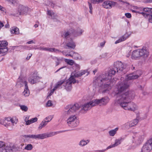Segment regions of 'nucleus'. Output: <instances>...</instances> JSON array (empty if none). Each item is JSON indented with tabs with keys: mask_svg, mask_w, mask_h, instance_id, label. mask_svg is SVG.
I'll return each instance as SVG.
<instances>
[{
	"mask_svg": "<svg viewBox=\"0 0 152 152\" xmlns=\"http://www.w3.org/2000/svg\"><path fill=\"white\" fill-rule=\"evenodd\" d=\"M28 10V7L22 5H20L18 8V14L19 15H26Z\"/></svg>",
	"mask_w": 152,
	"mask_h": 152,
	"instance_id": "obj_11",
	"label": "nucleus"
},
{
	"mask_svg": "<svg viewBox=\"0 0 152 152\" xmlns=\"http://www.w3.org/2000/svg\"><path fill=\"white\" fill-rule=\"evenodd\" d=\"M113 145H114L113 144H112V145H109L108 147H107V148L106 149V150H108V149H110V148L115 147V146H114Z\"/></svg>",
	"mask_w": 152,
	"mask_h": 152,
	"instance_id": "obj_55",
	"label": "nucleus"
},
{
	"mask_svg": "<svg viewBox=\"0 0 152 152\" xmlns=\"http://www.w3.org/2000/svg\"><path fill=\"white\" fill-rule=\"evenodd\" d=\"M118 128L117 127L115 129L111 130L109 132V134L110 136H113L116 133L117 131L118 130Z\"/></svg>",
	"mask_w": 152,
	"mask_h": 152,
	"instance_id": "obj_30",
	"label": "nucleus"
},
{
	"mask_svg": "<svg viewBox=\"0 0 152 152\" xmlns=\"http://www.w3.org/2000/svg\"><path fill=\"white\" fill-rule=\"evenodd\" d=\"M121 143V142L120 140L116 139L115 140V143L113 144V145H113L115 147L118 145L120 144Z\"/></svg>",
	"mask_w": 152,
	"mask_h": 152,
	"instance_id": "obj_40",
	"label": "nucleus"
},
{
	"mask_svg": "<svg viewBox=\"0 0 152 152\" xmlns=\"http://www.w3.org/2000/svg\"><path fill=\"white\" fill-rule=\"evenodd\" d=\"M72 82H73L72 81H71L69 78L67 81L65 86V88L67 91H69L72 90Z\"/></svg>",
	"mask_w": 152,
	"mask_h": 152,
	"instance_id": "obj_17",
	"label": "nucleus"
},
{
	"mask_svg": "<svg viewBox=\"0 0 152 152\" xmlns=\"http://www.w3.org/2000/svg\"><path fill=\"white\" fill-rule=\"evenodd\" d=\"M105 43V42H103L100 43V45L101 47H103L104 46Z\"/></svg>",
	"mask_w": 152,
	"mask_h": 152,
	"instance_id": "obj_62",
	"label": "nucleus"
},
{
	"mask_svg": "<svg viewBox=\"0 0 152 152\" xmlns=\"http://www.w3.org/2000/svg\"><path fill=\"white\" fill-rule=\"evenodd\" d=\"M72 58L76 60H79L81 58L80 56L75 52H72Z\"/></svg>",
	"mask_w": 152,
	"mask_h": 152,
	"instance_id": "obj_29",
	"label": "nucleus"
},
{
	"mask_svg": "<svg viewBox=\"0 0 152 152\" xmlns=\"http://www.w3.org/2000/svg\"><path fill=\"white\" fill-rule=\"evenodd\" d=\"M144 12H140V14L145 17H148L150 15V12L151 11V8H145L143 9Z\"/></svg>",
	"mask_w": 152,
	"mask_h": 152,
	"instance_id": "obj_18",
	"label": "nucleus"
},
{
	"mask_svg": "<svg viewBox=\"0 0 152 152\" xmlns=\"http://www.w3.org/2000/svg\"><path fill=\"white\" fill-rule=\"evenodd\" d=\"M124 65L121 61H117L114 62L113 67L108 73L100 75L95 80L96 84L99 86L102 93L107 92L115 83V81L112 79V76L116 72H120L125 69Z\"/></svg>",
	"mask_w": 152,
	"mask_h": 152,
	"instance_id": "obj_1",
	"label": "nucleus"
},
{
	"mask_svg": "<svg viewBox=\"0 0 152 152\" xmlns=\"http://www.w3.org/2000/svg\"><path fill=\"white\" fill-rule=\"evenodd\" d=\"M138 120L137 119H134L129 122L131 127L135 126L137 124L138 122Z\"/></svg>",
	"mask_w": 152,
	"mask_h": 152,
	"instance_id": "obj_32",
	"label": "nucleus"
},
{
	"mask_svg": "<svg viewBox=\"0 0 152 152\" xmlns=\"http://www.w3.org/2000/svg\"><path fill=\"white\" fill-rule=\"evenodd\" d=\"M4 145V142H3L0 141V148H3Z\"/></svg>",
	"mask_w": 152,
	"mask_h": 152,
	"instance_id": "obj_53",
	"label": "nucleus"
},
{
	"mask_svg": "<svg viewBox=\"0 0 152 152\" xmlns=\"http://www.w3.org/2000/svg\"><path fill=\"white\" fill-rule=\"evenodd\" d=\"M152 150V137L143 145L141 149V152H150Z\"/></svg>",
	"mask_w": 152,
	"mask_h": 152,
	"instance_id": "obj_6",
	"label": "nucleus"
},
{
	"mask_svg": "<svg viewBox=\"0 0 152 152\" xmlns=\"http://www.w3.org/2000/svg\"><path fill=\"white\" fill-rule=\"evenodd\" d=\"M135 136H133V140H132L133 143H135L137 145L140 144L143 141L144 138L143 134H141L139 133H135Z\"/></svg>",
	"mask_w": 152,
	"mask_h": 152,
	"instance_id": "obj_7",
	"label": "nucleus"
},
{
	"mask_svg": "<svg viewBox=\"0 0 152 152\" xmlns=\"http://www.w3.org/2000/svg\"><path fill=\"white\" fill-rule=\"evenodd\" d=\"M122 128L123 130H127L132 127L129 122H127L122 126Z\"/></svg>",
	"mask_w": 152,
	"mask_h": 152,
	"instance_id": "obj_26",
	"label": "nucleus"
},
{
	"mask_svg": "<svg viewBox=\"0 0 152 152\" xmlns=\"http://www.w3.org/2000/svg\"><path fill=\"white\" fill-rule=\"evenodd\" d=\"M37 49H39L40 50H45V51H47V48H44L42 47H40L39 48H37Z\"/></svg>",
	"mask_w": 152,
	"mask_h": 152,
	"instance_id": "obj_46",
	"label": "nucleus"
},
{
	"mask_svg": "<svg viewBox=\"0 0 152 152\" xmlns=\"http://www.w3.org/2000/svg\"><path fill=\"white\" fill-rule=\"evenodd\" d=\"M16 124V122H15L13 119L12 118V120L10 121V123L7 124V125H5V126L7 127L9 130H11L12 129L13 126H14L15 124Z\"/></svg>",
	"mask_w": 152,
	"mask_h": 152,
	"instance_id": "obj_22",
	"label": "nucleus"
},
{
	"mask_svg": "<svg viewBox=\"0 0 152 152\" xmlns=\"http://www.w3.org/2000/svg\"><path fill=\"white\" fill-rule=\"evenodd\" d=\"M2 152H12V148L10 146H7L5 147Z\"/></svg>",
	"mask_w": 152,
	"mask_h": 152,
	"instance_id": "obj_34",
	"label": "nucleus"
},
{
	"mask_svg": "<svg viewBox=\"0 0 152 152\" xmlns=\"http://www.w3.org/2000/svg\"><path fill=\"white\" fill-rule=\"evenodd\" d=\"M76 120H78L77 117L75 115H71L66 120L67 123L70 122L72 121H74Z\"/></svg>",
	"mask_w": 152,
	"mask_h": 152,
	"instance_id": "obj_28",
	"label": "nucleus"
},
{
	"mask_svg": "<svg viewBox=\"0 0 152 152\" xmlns=\"http://www.w3.org/2000/svg\"><path fill=\"white\" fill-rule=\"evenodd\" d=\"M10 32L11 34H19V28L17 27H13L10 28Z\"/></svg>",
	"mask_w": 152,
	"mask_h": 152,
	"instance_id": "obj_24",
	"label": "nucleus"
},
{
	"mask_svg": "<svg viewBox=\"0 0 152 152\" xmlns=\"http://www.w3.org/2000/svg\"><path fill=\"white\" fill-rule=\"evenodd\" d=\"M20 107L21 109L25 112H26L28 110V108L26 106L24 105H20Z\"/></svg>",
	"mask_w": 152,
	"mask_h": 152,
	"instance_id": "obj_38",
	"label": "nucleus"
},
{
	"mask_svg": "<svg viewBox=\"0 0 152 152\" xmlns=\"http://www.w3.org/2000/svg\"><path fill=\"white\" fill-rule=\"evenodd\" d=\"M40 78V77L37 76L36 74L34 73L31 77L28 78V80L30 83L32 84H34L37 82Z\"/></svg>",
	"mask_w": 152,
	"mask_h": 152,
	"instance_id": "obj_13",
	"label": "nucleus"
},
{
	"mask_svg": "<svg viewBox=\"0 0 152 152\" xmlns=\"http://www.w3.org/2000/svg\"><path fill=\"white\" fill-rule=\"evenodd\" d=\"M11 120H12V118H11L10 117L6 118L5 120V123H6V124L5 125H7V124L10 123V121Z\"/></svg>",
	"mask_w": 152,
	"mask_h": 152,
	"instance_id": "obj_44",
	"label": "nucleus"
},
{
	"mask_svg": "<svg viewBox=\"0 0 152 152\" xmlns=\"http://www.w3.org/2000/svg\"><path fill=\"white\" fill-rule=\"evenodd\" d=\"M64 60L66 62L70 65H72L74 64V61L72 60L65 59Z\"/></svg>",
	"mask_w": 152,
	"mask_h": 152,
	"instance_id": "obj_35",
	"label": "nucleus"
},
{
	"mask_svg": "<svg viewBox=\"0 0 152 152\" xmlns=\"http://www.w3.org/2000/svg\"><path fill=\"white\" fill-rule=\"evenodd\" d=\"M0 10L1 11L4 12L5 10V9L4 8L0 5Z\"/></svg>",
	"mask_w": 152,
	"mask_h": 152,
	"instance_id": "obj_60",
	"label": "nucleus"
},
{
	"mask_svg": "<svg viewBox=\"0 0 152 152\" xmlns=\"http://www.w3.org/2000/svg\"><path fill=\"white\" fill-rule=\"evenodd\" d=\"M73 30L72 28L67 31H64L62 35V37L65 39L66 40L67 39H71L70 37L73 35Z\"/></svg>",
	"mask_w": 152,
	"mask_h": 152,
	"instance_id": "obj_14",
	"label": "nucleus"
},
{
	"mask_svg": "<svg viewBox=\"0 0 152 152\" xmlns=\"http://www.w3.org/2000/svg\"><path fill=\"white\" fill-rule=\"evenodd\" d=\"M116 3L115 2L107 0L104 2L102 6L103 7L106 9H110L115 5Z\"/></svg>",
	"mask_w": 152,
	"mask_h": 152,
	"instance_id": "obj_9",
	"label": "nucleus"
},
{
	"mask_svg": "<svg viewBox=\"0 0 152 152\" xmlns=\"http://www.w3.org/2000/svg\"><path fill=\"white\" fill-rule=\"evenodd\" d=\"M148 16H149V17L148 20H149V22L152 23V15H150Z\"/></svg>",
	"mask_w": 152,
	"mask_h": 152,
	"instance_id": "obj_56",
	"label": "nucleus"
},
{
	"mask_svg": "<svg viewBox=\"0 0 152 152\" xmlns=\"http://www.w3.org/2000/svg\"><path fill=\"white\" fill-rule=\"evenodd\" d=\"M17 85L19 87H21L23 86H25V87L27 86V83L26 81L24 78H21L19 77L18 79Z\"/></svg>",
	"mask_w": 152,
	"mask_h": 152,
	"instance_id": "obj_12",
	"label": "nucleus"
},
{
	"mask_svg": "<svg viewBox=\"0 0 152 152\" xmlns=\"http://www.w3.org/2000/svg\"><path fill=\"white\" fill-rule=\"evenodd\" d=\"M134 97V94H133V97L132 98L121 100L117 102V103L124 109L134 111L137 109V106L135 103L130 101L133 99Z\"/></svg>",
	"mask_w": 152,
	"mask_h": 152,
	"instance_id": "obj_4",
	"label": "nucleus"
},
{
	"mask_svg": "<svg viewBox=\"0 0 152 152\" xmlns=\"http://www.w3.org/2000/svg\"><path fill=\"white\" fill-rule=\"evenodd\" d=\"M106 151V149L102 150H98L97 151H96L99 152H104L105 151Z\"/></svg>",
	"mask_w": 152,
	"mask_h": 152,
	"instance_id": "obj_63",
	"label": "nucleus"
},
{
	"mask_svg": "<svg viewBox=\"0 0 152 152\" xmlns=\"http://www.w3.org/2000/svg\"><path fill=\"white\" fill-rule=\"evenodd\" d=\"M31 43H35V42H34L33 40H31L27 42V44H31Z\"/></svg>",
	"mask_w": 152,
	"mask_h": 152,
	"instance_id": "obj_61",
	"label": "nucleus"
},
{
	"mask_svg": "<svg viewBox=\"0 0 152 152\" xmlns=\"http://www.w3.org/2000/svg\"><path fill=\"white\" fill-rule=\"evenodd\" d=\"M19 48L22 49H26L27 48V46L25 45H20L18 46Z\"/></svg>",
	"mask_w": 152,
	"mask_h": 152,
	"instance_id": "obj_49",
	"label": "nucleus"
},
{
	"mask_svg": "<svg viewBox=\"0 0 152 152\" xmlns=\"http://www.w3.org/2000/svg\"><path fill=\"white\" fill-rule=\"evenodd\" d=\"M139 50V49H137L133 51L132 55L133 59L138 58L141 57Z\"/></svg>",
	"mask_w": 152,
	"mask_h": 152,
	"instance_id": "obj_19",
	"label": "nucleus"
},
{
	"mask_svg": "<svg viewBox=\"0 0 152 152\" xmlns=\"http://www.w3.org/2000/svg\"><path fill=\"white\" fill-rule=\"evenodd\" d=\"M90 142V140H84V139L81 140L78 143V145L80 147H84L87 145Z\"/></svg>",
	"mask_w": 152,
	"mask_h": 152,
	"instance_id": "obj_25",
	"label": "nucleus"
},
{
	"mask_svg": "<svg viewBox=\"0 0 152 152\" xmlns=\"http://www.w3.org/2000/svg\"><path fill=\"white\" fill-rule=\"evenodd\" d=\"M49 122V121H46L44 120L40 124L38 127V129H41L43 127H44L47 124L48 122Z\"/></svg>",
	"mask_w": 152,
	"mask_h": 152,
	"instance_id": "obj_31",
	"label": "nucleus"
},
{
	"mask_svg": "<svg viewBox=\"0 0 152 152\" xmlns=\"http://www.w3.org/2000/svg\"><path fill=\"white\" fill-rule=\"evenodd\" d=\"M8 42L6 41H0V54L4 53L8 51L7 48L6 47Z\"/></svg>",
	"mask_w": 152,
	"mask_h": 152,
	"instance_id": "obj_10",
	"label": "nucleus"
},
{
	"mask_svg": "<svg viewBox=\"0 0 152 152\" xmlns=\"http://www.w3.org/2000/svg\"><path fill=\"white\" fill-rule=\"evenodd\" d=\"M47 14L50 16L51 18L54 19L56 18V14L52 11L48 10Z\"/></svg>",
	"mask_w": 152,
	"mask_h": 152,
	"instance_id": "obj_27",
	"label": "nucleus"
},
{
	"mask_svg": "<svg viewBox=\"0 0 152 152\" xmlns=\"http://www.w3.org/2000/svg\"><path fill=\"white\" fill-rule=\"evenodd\" d=\"M31 122L32 120H31V119L30 120H28L27 121H25L26 124L27 125H29L32 123Z\"/></svg>",
	"mask_w": 152,
	"mask_h": 152,
	"instance_id": "obj_48",
	"label": "nucleus"
},
{
	"mask_svg": "<svg viewBox=\"0 0 152 152\" xmlns=\"http://www.w3.org/2000/svg\"><path fill=\"white\" fill-rule=\"evenodd\" d=\"M138 87L142 91L143 89L144 86H142L141 85H139Z\"/></svg>",
	"mask_w": 152,
	"mask_h": 152,
	"instance_id": "obj_59",
	"label": "nucleus"
},
{
	"mask_svg": "<svg viewBox=\"0 0 152 152\" xmlns=\"http://www.w3.org/2000/svg\"><path fill=\"white\" fill-rule=\"evenodd\" d=\"M138 77V75H129L127 76L125 80L118 83L117 88L118 92L116 94L117 102L121 100L129 99L133 97V94H134V91H126L129 86L128 80L137 79Z\"/></svg>",
	"mask_w": 152,
	"mask_h": 152,
	"instance_id": "obj_3",
	"label": "nucleus"
},
{
	"mask_svg": "<svg viewBox=\"0 0 152 152\" xmlns=\"http://www.w3.org/2000/svg\"><path fill=\"white\" fill-rule=\"evenodd\" d=\"M4 26V25L3 23L1 22H0V29L2 28V27H3Z\"/></svg>",
	"mask_w": 152,
	"mask_h": 152,
	"instance_id": "obj_64",
	"label": "nucleus"
},
{
	"mask_svg": "<svg viewBox=\"0 0 152 152\" xmlns=\"http://www.w3.org/2000/svg\"><path fill=\"white\" fill-rule=\"evenodd\" d=\"M32 145L30 144H28L25 147V149L27 150H31L33 148Z\"/></svg>",
	"mask_w": 152,
	"mask_h": 152,
	"instance_id": "obj_37",
	"label": "nucleus"
},
{
	"mask_svg": "<svg viewBox=\"0 0 152 152\" xmlns=\"http://www.w3.org/2000/svg\"><path fill=\"white\" fill-rule=\"evenodd\" d=\"M53 118V116L50 115L45 118V121H46L48 119L49 120H48V121H50L52 120Z\"/></svg>",
	"mask_w": 152,
	"mask_h": 152,
	"instance_id": "obj_47",
	"label": "nucleus"
},
{
	"mask_svg": "<svg viewBox=\"0 0 152 152\" xmlns=\"http://www.w3.org/2000/svg\"><path fill=\"white\" fill-rule=\"evenodd\" d=\"M125 15L128 18H130L131 17V15L129 13H126L125 14Z\"/></svg>",
	"mask_w": 152,
	"mask_h": 152,
	"instance_id": "obj_50",
	"label": "nucleus"
},
{
	"mask_svg": "<svg viewBox=\"0 0 152 152\" xmlns=\"http://www.w3.org/2000/svg\"><path fill=\"white\" fill-rule=\"evenodd\" d=\"M68 130L61 131L56 132H51L49 133H45L37 135H27L24 136L25 138H30L35 139H43L52 137L57 134L68 131Z\"/></svg>",
	"mask_w": 152,
	"mask_h": 152,
	"instance_id": "obj_5",
	"label": "nucleus"
},
{
	"mask_svg": "<svg viewBox=\"0 0 152 152\" xmlns=\"http://www.w3.org/2000/svg\"><path fill=\"white\" fill-rule=\"evenodd\" d=\"M64 48L66 49H74L76 46L75 43L72 39L66 40Z\"/></svg>",
	"mask_w": 152,
	"mask_h": 152,
	"instance_id": "obj_8",
	"label": "nucleus"
},
{
	"mask_svg": "<svg viewBox=\"0 0 152 152\" xmlns=\"http://www.w3.org/2000/svg\"><path fill=\"white\" fill-rule=\"evenodd\" d=\"M129 37V36L128 34L127 33H126L121 37L120 38L121 39V41L122 42L126 40Z\"/></svg>",
	"mask_w": 152,
	"mask_h": 152,
	"instance_id": "obj_36",
	"label": "nucleus"
},
{
	"mask_svg": "<svg viewBox=\"0 0 152 152\" xmlns=\"http://www.w3.org/2000/svg\"><path fill=\"white\" fill-rule=\"evenodd\" d=\"M56 59L57 61H56V66H58L60 64V62L59 61L61 60L60 59H59L57 58H56Z\"/></svg>",
	"mask_w": 152,
	"mask_h": 152,
	"instance_id": "obj_51",
	"label": "nucleus"
},
{
	"mask_svg": "<svg viewBox=\"0 0 152 152\" xmlns=\"http://www.w3.org/2000/svg\"><path fill=\"white\" fill-rule=\"evenodd\" d=\"M109 100L108 97L107 96H105L100 99H94L80 106L77 103L73 105H68L65 107L63 114L65 116L69 115L75 112L80 108H81L82 112L84 113L90 109L92 107L96 105L101 104L103 105H105L108 103Z\"/></svg>",
	"mask_w": 152,
	"mask_h": 152,
	"instance_id": "obj_2",
	"label": "nucleus"
},
{
	"mask_svg": "<svg viewBox=\"0 0 152 152\" xmlns=\"http://www.w3.org/2000/svg\"><path fill=\"white\" fill-rule=\"evenodd\" d=\"M53 105V103H52V101L50 100H48L46 104V106L47 107H51Z\"/></svg>",
	"mask_w": 152,
	"mask_h": 152,
	"instance_id": "obj_42",
	"label": "nucleus"
},
{
	"mask_svg": "<svg viewBox=\"0 0 152 152\" xmlns=\"http://www.w3.org/2000/svg\"><path fill=\"white\" fill-rule=\"evenodd\" d=\"M75 65L76 67V69H80V66L79 64H75Z\"/></svg>",
	"mask_w": 152,
	"mask_h": 152,
	"instance_id": "obj_57",
	"label": "nucleus"
},
{
	"mask_svg": "<svg viewBox=\"0 0 152 152\" xmlns=\"http://www.w3.org/2000/svg\"><path fill=\"white\" fill-rule=\"evenodd\" d=\"M69 78L71 81H72L73 82H72V83L73 84H74L76 83H78L79 82V81L78 80H76L74 78V77L72 76H71Z\"/></svg>",
	"mask_w": 152,
	"mask_h": 152,
	"instance_id": "obj_39",
	"label": "nucleus"
},
{
	"mask_svg": "<svg viewBox=\"0 0 152 152\" xmlns=\"http://www.w3.org/2000/svg\"><path fill=\"white\" fill-rule=\"evenodd\" d=\"M135 147L136 146L134 145L130 146L128 147V148H127V150H129L132 149H134L135 148Z\"/></svg>",
	"mask_w": 152,
	"mask_h": 152,
	"instance_id": "obj_52",
	"label": "nucleus"
},
{
	"mask_svg": "<svg viewBox=\"0 0 152 152\" xmlns=\"http://www.w3.org/2000/svg\"><path fill=\"white\" fill-rule=\"evenodd\" d=\"M88 5H89V7L90 9L89 12L91 13L92 14V5L91 4L89 3L88 2Z\"/></svg>",
	"mask_w": 152,
	"mask_h": 152,
	"instance_id": "obj_45",
	"label": "nucleus"
},
{
	"mask_svg": "<svg viewBox=\"0 0 152 152\" xmlns=\"http://www.w3.org/2000/svg\"><path fill=\"white\" fill-rule=\"evenodd\" d=\"M73 30V36L75 37L80 36L84 31L80 28H77L76 30H74L72 28Z\"/></svg>",
	"mask_w": 152,
	"mask_h": 152,
	"instance_id": "obj_16",
	"label": "nucleus"
},
{
	"mask_svg": "<svg viewBox=\"0 0 152 152\" xmlns=\"http://www.w3.org/2000/svg\"><path fill=\"white\" fill-rule=\"evenodd\" d=\"M29 91L28 86L25 87L24 91L23 92V94L25 96H28L29 95Z\"/></svg>",
	"mask_w": 152,
	"mask_h": 152,
	"instance_id": "obj_33",
	"label": "nucleus"
},
{
	"mask_svg": "<svg viewBox=\"0 0 152 152\" xmlns=\"http://www.w3.org/2000/svg\"><path fill=\"white\" fill-rule=\"evenodd\" d=\"M68 125L71 127H77L79 124L78 120H76L74 121L67 123Z\"/></svg>",
	"mask_w": 152,
	"mask_h": 152,
	"instance_id": "obj_21",
	"label": "nucleus"
},
{
	"mask_svg": "<svg viewBox=\"0 0 152 152\" xmlns=\"http://www.w3.org/2000/svg\"><path fill=\"white\" fill-rule=\"evenodd\" d=\"M141 57L144 58H147L149 55V52L146 49L142 48L139 49Z\"/></svg>",
	"mask_w": 152,
	"mask_h": 152,
	"instance_id": "obj_15",
	"label": "nucleus"
},
{
	"mask_svg": "<svg viewBox=\"0 0 152 152\" xmlns=\"http://www.w3.org/2000/svg\"><path fill=\"white\" fill-rule=\"evenodd\" d=\"M47 51H48L50 52H56V51H58L59 50H58L54 48H48Z\"/></svg>",
	"mask_w": 152,
	"mask_h": 152,
	"instance_id": "obj_41",
	"label": "nucleus"
},
{
	"mask_svg": "<svg viewBox=\"0 0 152 152\" xmlns=\"http://www.w3.org/2000/svg\"><path fill=\"white\" fill-rule=\"evenodd\" d=\"M64 82V81L63 80H61L58 82L57 84L56 85L54 88L52 89L50 92L52 94L53 93L54 91L56 89L59 88H61L62 87H61V85L63 84Z\"/></svg>",
	"mask_w": 152,
	"mask_h": 152,
	"instance_id": "obj_20",
	"label": "nucleus"
},
{
	"mask_svg": "<svg viewBox=\"0 0 152 152\" xmlns=\"http://www.w3.org/2000/svg\"><path fill=\"white\" fill-rule=\"evenodd\" d=\"M86 73H87L86 75H88V73L87 70H81L80 72L75 73L74 74V76L75 77H78L85 74Z\"/></svg>",
	"mask_w": 152,
	"mask_h": 152,
	"instance_id": "obj_23",
	"label": "nucleus"
},
{
	"mask_svg": "<svg viewBox=\"0 0 152 152\" xmlns=\"http://www.w3.org/2000/svg\"><path fill=\"white\" fill-rule=\"evenodd\" d=\"M47 5L50 6L51 7H52L53 8H54L55 6V4L53 2L49 1H48V3H47Z\"/></svg>",
	"mask_w": 152,
	"mask_h": 152,
	"instance_id": "obj_43",
	"label": "nucleus"
},
{
	"mask_svg": "<svg viewBox=\"0 0 152 152\" xmlns=\"http://www.w3.org/2000/svg\"><path fill=\"white\" fill-rule=\"evenodd\" d=\"M122 41H121V39H120V38L118 40H116L115 42V44H117V43H119L120 42H122Z\"/></svg>",
	"mask_w": 152,
	"mask_h": 152,
	"instance_id": "obj_58",
	"label": "nucleus"
},
{
	"mask_svg": "<svg viewBox=\"0 0 152 152\" xmlns=\"http://www.w3.org/2000/svg\"><path fill=\"white\" fill-rule=\"evenodd\" d=\"M32 123L36 122L37 120V118L36 117L33 118L31 119Z\"/></svg>",
	"mask_w": 152,
	"mask_h": 152,
	"instance_id": "obj_54",
	"label": "nucleus"
}]
</instances>
